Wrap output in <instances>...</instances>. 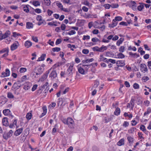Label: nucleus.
<instances>
[{
	"mask_svg": "<svg viewBox=\"0 0 151 151\" xmlns=\"http://www.w3.org/2000/svg\"><path fill=\"white\" fill-rule=\"evenodd\" d=\"M13 133V131L11 130L8 132H4L3 135V137L4 139L7 140L12 136Z\"/></svg>",
	"mask_w": 151,
	"mask_h": 151,
	"instance_id": "obj_1",
	"label": "nucleus"
},
{
	"mask_svg": "<svg viewBox=\"0 0 151 151\" xmlns=\"http://www.w3.org/2000/svg\"><path fill=\"white\" fill-rule=\"evenodd\" d=\"M19 45V42L17 41H15L11 46V50L12 51L16 49Z\"/></svg>",
	"mask_w": 151,
	"mask_h": 151,
	"instance_id": "obj_2",
	"label": "nucleus"
},
{
	"mask_svg": "<svg viewBox=\"0 0 151 151\" xmlns=\"http://www.w3.org/2000/svg\"><path fill=\"white\" fill-rule=\"evenodd\" d=\"M141 71L145 73L148 70L146 65L145 64H141L140 65Z\"/></svg>",
	"mask_w": 151,
	"mask_h": 151,
	"instance_id": "obj_3",
	"label": "nucleus"
},
{
	"mask_svg": "<svg viewBox=\"0 0 151 151\" xmlns=\"http://www.w3.org/2000/svg\"><path fill=\"white\" fill-rule=\"evenodd\" d=\"M57 76V74L56 71L55 70H53L50 73L49 76L51 78L52 80H53L56 78Z\"/></svg>",
	"mask_w": 151,
	"mask_h": 151,
	"instance_id": "obj_4",
	"label": "nucleus"
},
{
	"mask_svg": "<svg viewBox=\"0 0 151 151\" xmlns=\"http://www.w3.org/2000/svg\"><path fill=\"white\" fill-rule=\"evenodd\" d=\"M67 124L70 127H71L74 125V121L71 118H68L67 119Z\"/></svg>",
	"mask_w": 151,
	"mask_h": 151,
	"instance_id": "obj_5",
	"label": "nucleus"
},
{
	"mask_svg": "<svg viewBox=\"0 0 151 151\" xmlns=\"http://www.w3.org/2000/svg\"><path fill=\"white\" fill-rule=\"evenodd\" d=\"M73 68V66L70 65L67 69L66 74L68 76H70L72 74V71Z\"/></svg>",
	"mask_w": 151,
	"mask_h": 151,
	"instance_id": "obj_6",
	"label": "nucleus"
},
{
	"mask_svg": "<svg viewBox=\"0 0 151 151\" xmlns=\"http://www.w3.org/2000/svg\"><path fill=\"white\" fill-rule=\"evenodd\" d=\"M51 68L49 69L48 71H47L42 76V78L40 79V80L42 81L45 80L47 78L48 74L49 73L50 71L51 70Z\"/></svg>",
	"mask_w": 151,
	"mask_h": 151,
	"instance_id": "obj_7",
	"label": "nucleus"
},
{
	"mask_svg": "<svg viewBox=\"0 0 151 151\" xmlns=\"http://www.w3.org/2000/svg\"><path fill=\"white\" fill-rule=\"evenodd\" d=\"M23 128H21L17 130L14 132V134L16 136L19 135L22 132Z\"/></svg>",
	"mask_w": 151,
	"mask_h": 151,
	"instance_id": "obj_8",
	"label": "nucleus"
},
{
	"mask_svg": "<svg viewBox=\"0 0 151 151\" xmlns=\"http://www.w3.org/2000/svg\"><path fill=\"white\" fill-rule=\"evenodd\" d=\"M2 122L3 125L6 127L9 126L8 120L6 117H4L3 119Z\"/></svg>",
	"mask_w": 151,
	"mask_h": 151,
	"instance_id": "obj_9",
	"label": "nucleus"
},
{
	"mask_svg": "<svg viewBox=\"0 0 151 151\" xmlns=\"http://www.w3.org/2000/svg\"><path fill=\"white\" fill-rule=\"evenodd\" d=\"M116 64L118 67H122L125 65L124 62L122 60H118L116 62Z\"/></svg>",
	"mask_w": 151,
	"mask_h": 151,
	"instance_id": "obj_10",
	"label": "nucleus"
},
{
	"mask_svg": "<svg viewBox=\"0 0 151 151\" xmlns=\"http://www.w3.org/2000/svg\"><path fill=\"white\" fill-rule=\"evenodd\" d=\"M32 43L29 41H27L25 42L24 46L27 48H29L32 45Z\"/></svg>",
	"mask_w": 151,
	"mask_h": 151,
	"instance_id": "obj_11",
	"label": "nucleus"
},
{
	"mask_svg": "<svg viewBox=\"0 0 151 151\" xmlns=\"http://www.w3.org/2000/svg\"><path fill=\"white\" fill-rule=\"evenodd\" d=\"M20 86H18L16 83H15L13 85L12 89L13 90H16L19 89Z\"/></svg>",
	"mask_w": 151,
	"mask_h": 151,
	"instance_id": "obj_12",
	"label": "nucleus"
},
{
	"mask_svg": "<svg viewBox=\"0 0 151 151\" xmlns=\"http://www.w3.org/2000/svg\"><path fill=\"white\" fill-rule=\"evenodd\" d=\"M107 48V47L106 46L102 45L100 48L99 47V52H103L104 50H106Z\"/></svg>",
	"mask_w": 151,
	"mask_h": 151,
	"instance_id": "obj_13",
	"label": "nucleus"
},
{
	"mask_svg": "<svg viewBox=\"0 0 151 151\" xmlns=\"http://www.w3.org/2000/svg\"><path fill=\"white\" fill-rule=\"evenodd\" d=\"M129 54L131 56V57L133 58H136L139 56V54H137L136 53H133L132 52H129Z\"/></svg>",
	"mask_w": 151,
	"mask_h": 151,
	"instance_id": "obj_14",
	"label": "nucleus"
},
{
	"mask_svg": "<svg viewBox=\"0 0 151 151\" xmlns=\"http://www.w3.org/2000/svg\"><path fill=\"white\" fill-rule=\"evenodd\" d=\"M33 25L32 23L29 22H27L26 27L27 29H30L33 27Z\"/></svg>",
	"mask_w": 151,
	"mask_h": 151,
	"instance_id": "obj_15",
	"label": "nucleus"
},
{
	"mask_svg": "<svg viewBox=\"0 0 151 151\" xmlns=\"http://www.w3.org/2000/svg\"><path fill=\"white\" fill-rule=\"evenodd\" d=\"M120 113V109L119 107L116 108L115 111L114 112V114L116 116H118L119 115Z\"/></svg>",
	"mask_w": 151,
	"mask_h": 151,
	"instance_id": "obj_16",
	"label": "nucleus"
},
{
	"mask_svg": "<svg viewBox=\"0 0 151 151\" xmlns=\"http://www.w3.org/2000/svg\"><path fill=\"white\" fill-rule=\"evenodd\" d=\"M112 24H109V27H114L116 26V25L118 22L114 19L112 21Z\"/></svg>",
	"mask_w": 151,
	"mask_h": 151,
	"instance_id": "obj_17",
	"label": "nucleus"
},
{
	"mask_svg": "<svg viewBox=\"0 0 151 151\" xmlns=\"http://www.w3.org/2000/svg\"><path fill=\"white\" fill-rule=\"evenodd\" d=\"M139 4L140 5L138 6L137 9L139 11H141L144 8V4L143 3H140Z\"/></svg>",
	"mask_w": 151,
	"mask_h": 151,
	"instance_id": "obj_18",
	"label": "nucleus"
},
{
	"mask_svg": "<svg viewBox=\"0 0 151 151\" xmlns=\"http://www.w3.org/2000/svg\"><path fill=\"white\" fill-rule=\"evenodd\" d=\"M124 138L122 139L117 143V145L119 146H121L124 144Z\"/></svg>",
	"mask_w": 151,
	"mask_h": 151,
	"instance_id": "obj_19",
	"label": "nucleus"
},
{
	"mask_svg": "<svg viewBox=\"0 0 151 151\" xmlns=\"http://www.w3.org/2000/svg\"><path fill=\"white\" fill-rule=\"evenodd\" d=\"M3 113L5 115H7L10 114V111L8 109H5L3 111Z\"/></svg>",
	"mask_w": 151,
	"mask_h": 151,
	"instance_id": "obj_20",
	"label": "nucleus"
},
{
	"mask_svg": "<svg viewBox=\"0 0 151 151\" xmlns=\"http://www.w3.org/2000/svg\"><path fill=\"white\" fill-rule=\"evenodd\" d=\"M46 56V54H42L41 57L38 58V59L37 61H43L45 60V58Z\"/></svg>",
	"mask_w": 151,
	"mask_h": 151,
	"instance_id": "obj_21",
	"label": "nucleus"
},
{
	"mask_svg": "<svg viewBox=\"0 0 151 151\" xmlns=\"http://www.w3.org/2000/svg\"><path fill=\"white\" fill-rule=\"evenodd\" d=\"M124 38H120L119 40L117 41L116 42V45L119 46L121 44L124 40Z\"/></svg>",
	"mask_w": 151,
	"mask_h": 151,
	"instance_id": "obj_22",
	"label": "nucleus"
},
{
	"mask_svg": "<svg viewBox=\"0 0 151 151\" xmlns=\"http://www.w3.org/2000/svg\"><path fill=\"white\" fill-rule=\"evenodd\" d=\"M93 15L85 13L84 16V17L86 19L92 18L93 17Z\"/></svg>",
	"mask_w": 151,
	"mask_h": 151,
	"instance_id": "obj_23",
	"label": "nucleus"
},
{
	"mask_svg": "<svg viewBox=\"0 0 151 151\" xmlns=\"http://www.w3.org/2000/svg\"><path fill=\"white\" fill-rule=\"evenodd\" d=\"M38 73H36V75H41L43 72L44 69L42 68H40L37 70Z\"/></svg>",
	"mask_w": 151,
	"mask_h": 151,
	"instance_id": "obj_24",
	"label": "nucleus"
},
{
	"mask_svg": "<svg viewBox=\"0 0 151 151\" xmlns=\"http://www.w3.org/2000/svg\"><path fill=\"white\" fill-rule=\"evenodd\" d=\"M136 129L134 127H132L128 130V132L130 133L133 134L135 132Z\"/></svg>",
	"mask_w": 151,
	"mask_h": 151,
	"instance_id": "obj_25",
	"label": "nucleus"
},
{
	"mask_svg": "<svg viewBox=\"0 0 151 151\" xmlns=\"http://www.w3.org/2000/svg\"><path fill=\"white\" fill-rule=\"evenodd\" d=\"M78 71L79 73L82 74H84L85 71L84 70L83 68L81 67H79L78 69Z\"/></svg>",
	"mask_w": 151,
	"mask_h": 151,
	"instance_id": "obj_26",
	"label": "nucleus"
},
{
	"mask_svg": "<svg viewBox=\"0 0 151 151\" xmlns=\"http://www.w3.org/2000/svg\"><path fill=\"white\" fill-rule=\"evenodd\" d=\"M135 101V100L133 99H132L130 101V104L131 105V109H132L134 106V101Z\"/></svg>",
	"mask_w": 151,
	"mask_h": 151,
	"instance_id": "obj_27",
	"label": "nucleus"
},
{
	"mask_svg": "<svg viewBox=\"0 0 151 151\" xmlns=\"http://www.w3.org/2000/svg\"><path fill=\"white\" fill-rule=\"evenodd\" d=\"M127 139L129 143L132 144L133 142V138L131 137H128L127 138Z\"/></svg>",
	"mask_w": 151,
	"mask_h": 151,
	"instance_id": "obj_28",
	"label": "nucleus"
},
{
	"mask_svg": "<svg viewBox=\"0 0 151 151\" xmlns=\"http://www.w3.org/2000/svg\"><path fill=\"white\" fill-rule=\"evenodd\" d=\"M57 5L59 8L61 10H64V8H63V6L60 2L57 3L56 4Z\"/></svg>",
	"mask_w": 151,
	"mask_h": 151,
	"instance_id": "obj_29",
	"label": "nucleus"
},
{
	"mask_svg": "<svg viewBox=\"0 0 151 151\" xmlns=\"http://www.w3.org/2000/svg\"><path fill=\"white\" fill-rule=\"evenodd\" d=\"M58 105H60V106H61L63 104V99L62 98H59L58 99Z\"/></svg>",
	"mask_w": 151,
	"mask_h": 151,
	"instance_id": "obj_30",
	"label": "nucleus"
},
{
	"mask_svg": "<svg viewBox=\"0 0 151 151\" xmlns=\"http://www.w3.org/2000/svg\"><path fill=\"white\" fill-rule=\"evenodd\" d=\"M99 61L100 62L103 61L107 63H108V60H107L106 58L104 57L102 58H100Z\"/></svg>",
	"mask_w": 151,
	"mask_h": 151,
	"instance_id": "obj_31",
	"label": "nucleus"
},
{
	"mask_svg": "<svg viewBox=\"0 0 151 151\" xmlns=\"http://www.w3.org/2000/svg\"><path fill=\"white\" fill-rule=\"evenodd\" d=\"M32 116V115L31 113H28L27 114L26 117L28 120H30L31 119Z\"/></svg>",
	"mask_w": 151,
	"mask_h": 151,
	"instance_id": "obj_32",
	"label": "nucleus"
},
{
	"mask_svg": "<svg viewBox=\"0 0 151 151\" xmlns=\"http://www.w3.org/2000/svg\"><path fill=\"white\" fill-rule=\"evenodd\" d=\"M61 49L60 47H55V48H53L52 49V51L55 52H58Z\"/></svg>",
	"mask_w": 151,
	"mask_h": 151,
	"instance_id": "obj_33",
	"label": "nucleus"
},
{
	"mask_svg": "<svg viewBox=\"0 0 151 151\" xmlns=\"http://www.w3.org/2000/svg\"><path fill=\"white\" fill-rule=\"evenodd\" d=\"M13 35H12V36L14 37H17V36H22V35H21V34H19V33H17L16 32H13Z\"/></svg>",
	"mask_w": 151,
	"mask_h": 151,
	"instance_id": "obj_34",
	"label": "nucleus"
},
{
	"mask_svg": "<svg viewBox=\"0 0 151 151\" xmlns=\"http://www.w3.org/2000/svg\"><path fill=\"white\" fill-rule=\"evenodd\" d=\"M7 97L10 99H13L14 98V96L11 92H8L7 93Z\"/></svg>",
	"mask_w": 151,
	"mask_h": 151,
	"instance_id": "obj_35",
	"label": "nucleus"
},
{
	"mask_svg": "<svg viewBox=\"0 0 151 151\" xmlns=\"http://www.w3.org/2000/svg\"><path fill=\"white\" fill-rule=\"evenodd\" d=\"M91 40L92 42H101L100 40L96 37L92 38Z\"/></svg>",
	"mask_w": 151,
	"mask_h": 151,
	"instance_id": "obj_36",
	"label": "nucleus"
},
{
	"mask_svg": "<svg viewBox=\"0 0 151 151\" xmlns=\"http://www.w3.org/2000/svg\"><path fill=\"white\" fill-rule=\"evenodd\" d=\"M151 112V109L150 108H148L147 110L144 113V115L145 116L147 114H148Z\"/></svg>",
	"mask_w": 151,
	"mask_h": 151,
	"instance_id": "obj_37",
	"label": "nucleus"
},
{
	"mask_svg": "<svg viewBox=\"0 0 151 151\" xmlns=\"http://www.w3.org/2000/svg\"><path fill=\"white\" fill-rule=\"evenodd\" d=\"M33 4L35 6H37L40 5V2L38 1H35L33 2Z\"/></svg>",
	"mask_w": 151,
	"mask_h": 151,
	"instance_id": "obj_38",
	"label": "nucleus"
},
{
	"mask_svg": "<svg viewBox=\"0 0 151 151\" xmlns=\"http://www.w3.org/2000/svg\"><path fill=\"white\" fill-rule=\"evenodd\" d=\"M27 71V69L26 68H21L19 70V72L20 73H24Z\"/></svg>",
	"mask_w": 151,
	"mask_h": 151,
	"instance_id": "obj_39",
	"label": "nucleus"
},
{
	"mask_svg": "<svg viewBox=\"0 0 151 151\" xmlns=\"http://www.w3.org/2000/svg\"><path fill=\"white\" fill-rule=\"evenodd\" d=\"M11 34V32L9 30H7L6 32L4 33V35L5 36L6 38L9 36Z\"/></svg>",
	"mask_w": 151,
	"mask_h": 151,
	"instance_id": "obj_40",
	"label": "nucleus"
},
{
	"mask_svg": "<svg viewBox=\"0 0 151 151\" xmlns=\"http://www.w3.org/2000/svg\"><path fill=\"white\" fill-rule=\"evenodd\" d=\"M140 129L144 132H147L145 129V127L143 125H141Z\"/></svg>",
	"mask_w": 151,
	"mask_h": 151,
	"instance_id": "obj_41",
	"label": "nucleus"
},
{
	"mask_svg": "<svg viewBox=\"0 0 151 151\" xmlns=\"http://www.w3.org/2000/svg\"><path fill=\"white\" fill-rule=\"evenodd\" d=\"M91 66V65H83L82 67L85 70H87Z\"/></svg>",
	"mask_w": 151,
	"mask_h": 151,
	"instance_id": "obj_42",
	"label": "nucleus"
},
{
	"mask_svg": "<svg viewBox=\"0 0 151 151\" xmlns=\"http://www.w3.org/2000/svg\"><path fill=\"white\" fill-rule=\"evenodd\" d=\"M0 53H3L5 52H9V48H6L3 49L2 50L0 51Z\"/></svg>",
	"mask_w": 151,
	"mask_h": 151,
	"instance_id": "obj_43",
	"label": "nucleus"
},
{
	"mask_svg": "<svg viewBox=\"0 0 151 151\" xmlns=\"http://www.w3.org/2000/svg\"><path fill=\"white\" fill-rule=\"evenodd\" d=\"M45 4L47 6H49L51 3L50 0H44Z\"/></svg>",
	"mask_w": 151,
	"mask_h": 151,
	"instance_id": "obj_44",
	"label": "nucleus"
},
{
	"mask_svg": "<svg viewBox=\"0 0 151 151\" xmlns=\"http://www.w3.org/2000/svg\"><path fill=\"white\" fill-rule=\"evenodd\" d=\"M4 36V34H2L1 33H0V41L1 40L3 39H5L6 37Z\"/></svg>",
	"mask_w": 151,
	"mask_h": 151,
	"instance_id": "obj_45",
	"label": "nucleus"
},
{
	"mask_svg": "<svg viewBox=\"0 0 151 151\" xmlns=\"http://www.w3.org/2000/svg\"><path fill=\"white\" fill-rule=\"evenodd\" d=\"M114 19L117 22V21H120L122 20V18L120 16L116 17Z\"/></svg>",
	"mask_w": 151,
	"mask_h": 151,
	"instance_id": "obj_46",
	"label": "nucleus"
},
{
	"mask_svg": "<svg viewBox=\"0 0 151 151\" xmlns=\"http://www.w3.org/2000/svg\"><path fill=\"white\" fill-rule=\"evenodd\" d=\"M125 50V47L124 46H121V47L119 48V51L120 52H123Z\"/></svg>",
	"mask_w": 151,
	"mask_h": 151,
	"instance_id": "obj_47",
	"label": "nucleus"
},
{
	"mask_svg": "<svg viewBox=\"0 0 151 151\" xmlns=\"http://www.w3.org/2000/svg\"><path fill=\"white\" fill-rule=\"evenodd\" d=\"M23 9L24 11L27 13L29 11L28 7L27 6H24L23 7Z\"/></svg>",
	"mask_w": 151,
	"mask_h": 151,
	"instance_id": "obj_48",
	"label": "nucleus"
},
{
	"mask_svg": "<svg viewBox=\"0 0 151 151\" xmlns=\"http://www.w3.org/2000/svg\"><path fill=\"white\" fill-rule=\"evenodd\" d=\"M133 87L135 89H138L139 88V85L137 83H134L133 85Z\"/></svg>",
	"mask_w": 151,
	"mask_h": 151,
	"instance_id": "obj_49",
	"label": "nucleus"
},
{
	"mask_svg": "<svg viewBox=\"0 0 151 151\" xmlns=\"http://www.w3.org/2000/svg\"><path fill=\"white\" fill-rule=\"evenodd\" d=\"M5 75H6V76H9L10 75V71L8 69H6V70L5 71Z\"/></svg>",
	"mask_w": 151,
	"mask_h": 151,
	"instance_id": "obj_50",
	"label": "nucleus"
},
{
	"mask_svg": "<svg viewBox=\"0 0 151 151\" xmlns=\"http://www.w3.org/2000/svg\"><path fill=\"white\" fill-rule=\"evenodd\" d=\"M118 58H123L124 57V55L122 53H119L117 55Z\"/></svg>",
	"mask_w": 151,
	"mask_h": 151,
	"instance_id": "obj_51",
	"label": "nucleus"
},
{
	"mask_svg": "<svg viewBox=\"0 0 151 151\" xmlns=\"http://www.w3.org/2000/svg\"><path fill=\"white\" fill-rule=\"evenodd\" d=\"M89 52V51L88 49H84L82 50L83 53L85 54H88Z\"/></svg>",
	"mask_w": 151,
	"mask_h": 151,
	"instance_id": "obj_52",
	"label": "nucleus"
},
{
	"mask_svg": "<svg viewBox=\"0 0 151 151\" xmlns=\"http://www.w3.org/2000/svg\"><path fill=\"white\" fill-rule=\"evenodd\" d=\"M129 125V123L127 121H125L124 122L123 126L125 127H127Z\"/></svg>",
	"mask_w": 151,
	"mask_h": 151,
	"instance_id": "obj_53",
	"label": "nucleus"
},
{
	"mask_svg": "<svg viewBox=\"0 0 151 151\" xmlns=\"http://www.w3.org/2000/svg\"><path fill=\"white\" fill-rule=\"evenodd\" d=\"M36 19L39 21H42V16L40 15H37L36 17Z\"/></svg>",
	"mask_w": 151,
	"mask_h": 151,
	"instance_id": "obj_54",
	"label": "nucleus"
},
{
	"mask_svg": "<svg viewBox=\"0 0 151 151\" xmlns=\"http://www.w3.org/2000/svg\"><path fill=\"white\" fill-rule=\"evenodd\" d=\"M76 33V32L74 30H72L70 31H69L68 33V34L69 35H73V34H75Z\"/></svg>",
	"mask_w": 151,
	"mask_h": 151,
	"instance_id": "obj_55",
	"label": "nucleus"
},
{
	"mask_svg": "<svg viewBox=\"0 0 151 151\" xmlns=\"http://www.w3.org/2000/svg\"><path fill=\"white\" fill-rule=\"evenodd\" d=\"M128 50H132L134 51H136L137 50L136 48L135 47H134L133 48H132L131 46H129L128 48Z\"/></svg>",
	"mask_w": 151,
	"mask_h": 151,
	"instance_id": "obj_56",
	"label": "nucleus"
},
{
	"mask_svg": "<svg viewBox=\"0 0 151 151\" xmlns=\"http://www.w3.org/2000/svg\"><path fill=\"white\" fill-rule=\"evenodd\" d=\"M61 40L60 39H58L57 40L55 44L56 45H58L60 44L61 42Z\"/></svg>",
	"mask_w": 151,
	"mask_h": 151,
	"instance_id": "obj_57",
	"label": "nucleus"
},
{
	"mask_svg": "<svg viewBox=\"0 0 151 151\" xmlns=\"http://www.w3.org/2000/svg\"><path fill=\"white\" fill-rule=\"evenodd\" d=\"M90 38V37L89 35H84L83 36V40H88Z\"/></svg>",
	"mask_w": 151,
	"mask_h": 151,
	"instance_id": "obj_58",
	"label": "nucleus"
},
{
	"mask_svg": "<svg viewBox=\"0 0 151 151\" xmlns=\"http://www.w3.org/2000/svg\"><path fill=\"white\" fill-rule=\"evenodd\" d=\"M108 63L109 62L113 64L116 63V60H115L110 59L108 60Z\"/></svg>",
	"mask_w": 151,
	"mask_h": 151,
	"instance_id": "obj_59",
	"label": "nucleus"
},
{
	"mask_svg": "<svg viewBox=\"0 0 151 151\" xmlns=\"http://www.w3.org/2000/svg\"><path fill=\"white\" fill-rule=\"evenodd\" d=\"M82 9L85 12H87L88 10V9L85 6H83L82 7Z\"/></svg>",
	"mask_w": 151,
	"mask_h": 151,
	"instance_id": "obj_60",
	"label": "nucleus"
},
{
	"mask_svg": "<svg viewBox=\"0 0 151 151\" xmlns=\"http://www.w3.org/2000/svg\"><path fill=\"white\" fill-rule=\"evenodd\" d=\"M37 85L36 84H35L34 85L32 89V91H35L37 88Z\"/></svg>",
	"mask_w": 151,
	"mask_h": 151,
	"instance_id": "obj_61",
	"label": "nucleus"
},
{
	"mask_svg": "<svg viewBox=\"0 0 151 151\" xmlns=\"http://www.w3.org/2000/svg\"><path fill=\"white\" fill-rule=\"evenodd\" d=\"M132 123H131V124L132 126H134L136 125L137 123L136 121L135 120H133L131 122Z\"/></svg>",
	"mask_w": 151,
	"mask_h": 151,
	"instance_id": "obj_62",
	"label": "nucleus"
},
{
	"mask_svg": "<svg viewBox=\"0 0 151 151\" xmlns=\"http://www.w3.org/2000/svg\"><path fill=\"white\" fill-rule=\"evenodd\" d=\"M99 85V82L98 81H95V83L94 84V86L96 88L98 87V86Z\"/></svg>",
	"mask_w": 151,
	"mask_h": 151,
	"instance_id": "obj_63",
	"label": "nucleus"
},
{
	"mask_svg": "<svg viewBox=\"0 0 151 151\" xmlns=\"http://www.w3.org/2000/svg\"><path fill=\"white\" fill-rule=\"evenodd\" d=\"M93 151H99V148L96 146H94L93 147Z\"/></svg>",
	"mask_w": 151,
	"mask_h": 151,
	"instance_id": "obj_64",
	"label": "nucleus"
}]
</instances>
